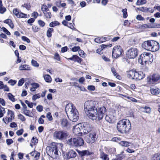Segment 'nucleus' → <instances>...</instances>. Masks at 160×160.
Here are the masks:
<instances>
[{"instance_id": "f03ea898", "label": "nucleus", "mask_w": 160, "mask_h": 160, "mask_svg": "<svg viewBox=\"0 0 160 160\" xmlns=\"http://www.w3.org/2000/svg\"><path fill=\"white\" fill-rule=\"evenodd\" d=\"M65 111L69 120L72 122H76L79 119V113L75 107L72 103L67 104L65 107Z\"/></svg>"}, {"instance_id": "a878e982", "label": "nucleus", "mask_w": 160, "mask_h": 160, "mask_svg": "<svg viewBox=\"0 0 160 160\" xmlns=\"http://www.w3.org/2000/svg\"><path fill=\"white\" fill-rule=\"evenodd\" d=\"M44 78L45 81L47 82L50 83L52 81V78L51 76L48 74H47L44 76Z\"/></svg>"}, {"instance_id": "bb28decb", "label": "nucleus", "mask_w": 160, "mask_h": 160, "mask_svg": "<svg viewBox=\"0 0 160 160\" xmlns=\"http://www.w3.org/2000/svg\"><path fill=\"white\" fill-rule=\"evenodd\" d=\"M53 31V29L52 28H48L47 32V36L48 38H50L52 36V33Z\"/></svg>"}, {"instance_id": "49530a36", "label": "nucleus", "mask_w": 160, "mask_h": 160, "mask_svg": "<svg viewBox=\"0 0 160 160\" xmlns=\"http://www.w3.org/2000/svg\"><path fill=\"white\" fill-rule=\"evenodd\" d=\"M6 8L2 6L0 7V13L1 14L4 13L6 11Z\"/></svg>"}, {"instance_id": "864d4df0", "label": "nucleus", "mask_w": 160, "mask_h": 160, "mask_svg": "<svg viewBox=\"0 0 160 160\" xmlns=\"http://www.w3.org/2000/svg\"><path fill=\"white\" fill-rule=\"evenodd\" d=\"M2 29L3 32L6 33V34L8 35H10L11 34L10 32L5 27H3L2 28Z\"/></svg>"}, {"instance_id": "c85d7f7f", "label": "nucleus", "mask_w": 160, "mask_h": 160, "mask_svg": "<svg viewBox=\"0 0 160 160\" xmlns=\"http://www.w3.org/2000/svg\"><path fill=\"white\" fill-rule=\"evenodd\" d=\"M68 124V122L67 120L65 119H62L61 122V125L62 127H66Z\"/></svg>"}, {"instance_id": "6e6d98bb", "label": "nucleus", "mask_w": 160, "mask_h": 160, "mask_svg": "<svg viewBox=\"0 0 160 160\" xmlns=\"http://www.w3.org/2000/svg\"><path fill=\"white\" fill-rule=\"evenodd\" d=\"M22 40L24 41L27 42L28 43H29L30 42V40L27 37L25 36H22Z\"/></svg>"}, {"instance_id": "2f4dec72", "label": "nucleus", "mask_w": 160, "mask_h": 160, "mask_svg": "<svg viewBox=\"0 0 160 160\" xmlns=\"http://www.w3.org/2000/svg\"><path fill=\"white\" fill-rule=\"evenodd\" d=\"M59 23L57 21L52 22L49 24V26L51 27H54L55 26L59 25Z\"/></svg>"}, {"instance_id": "a19ab883", "label": "nucleus", "mask_w": 160, "mask_h": 160, "mask_svg": "<svg viewBox=\"0 0 160 160\" xmlns=\"http://www.w3.org/2000/svg\"><path fill=\"white\" fill-rule=\"evenodd\" d=\"M25 103L28 105V107L30 108H32L33 107V103L32 102H30L29 101L26 100L25 101Z\"/></svg>"}, {"instance_id": "774afa93", "label": "nucleus", "mask_w": 160, "mask_h": 160, "mask_svg": "<svg viewBox=\"0 0 160 160\" xmlns=\"http://www.w3.org/2000/svg\"><path fill=\"white\" fill-rule=\"evenodd\" d=\"M136 19L138 20H144L141 15H138L136 17Z\"/></svg>"}, {"instance_id": "ddd939ff", "label": "nucleus", "mask_w": 160, "mask_h": 160, "mask_svg": "<svg viewBox=\"0 0 160 160\" xmlns=\"http://www.w3.org/2000/svg\"><path fill=\"white\" fill-rule=\"evenodd\" d=\"M107 109L104 107H102L99 108L98 113H97V117L99 120L102 119L103 117L106 115Z\"/></svg>"}, {"instance_id": "c03bdc74", "label": "nucleus", "mask_w": 160, "mask_h": 160, "mask_svg": "<svg viewBox=\"0 0 160 160\" xmlns=\"http://www.w3.org/2000/svg\"><path fill=\"white\" fill-rule=\"evenodd\" d=\"M18 18H27V15L22 12H20L19 14L18 15Z\"/></svg>"}, {"instance_id": "6ab92c4d", "label": "nucleus", "mask_w": 160, "mask_h": 160, "mask_svg": "<svg viewBox=\"0 0 160 160\" xmlns=\"http://www.w3.org/2000/svg\"><path fill=\"white\" fill-rule=\"evenodd\" d=\"M100 158L102 160H109L108 155L105 153L103 152V150L101 148L99 150Z\"/></svg>"}, {"instance_id": "9b49d317", "label": "nucleus", "mask_w": 160, "mask_h": 160, "mask_svg": "<svg viewBox=\"0 0 160 160\" xmlns=\"http://www.w3.org/2000/svg\"><path fill=\"white\" fill-rule=\"evenodd\" d=\"M160 77L159 75L154 74L150 76L147 78V82L149 84H153L156 83L160 79Z\"/></svg>"}, {"instance_id": "69168bd1", "label": "nucleus", "mask_w": 160, "mask_h": 160, "mask_svg": "<svg viewBox=\"0 0 160 160\" xmlns=\"http://www.w3.org/2000/svg\"><path fill=\"white\" fill-rule=\"evenodd\" d=\"M35 20V19L34 18H31L28 20V23L30 25H32V24H31L34 22Z\"/></svg>"}, {"instance_id": "603ef678", "label": "nucleus", "mask_w": 160, "mask_h": 160, "mask_svg": "<svg viewBox=\"0 0 160 160\" xmlns=\"http://www.w3.org/2000/svg\"><path fill=\"white\" fill-rule=\"evenodd\" d=\"M38 23L42 27H43L45 25V23L41 20H39L38 21Z\"/></svg>"}, {"instance_id": "5fc2aeb1", "label": "nucleus", "mask_w": 160, "mask_h": 160, "mask_svg": "<svg viewBox=\"0 0 160 160\" xmlns=\"http://www.w3.org/2000/svg\"><path fill=\"white\" fill-rule=\"evenodd\" d=\"M37 110L39 112H41L43 110V107L41 105H38L36 107Z\"/></svg>"}, {"instance_id": "2eb2a0df", "label": "nucleus", "mask_w": 160, "mask_h": 160, "mask_svg": "<svg viewBox=\"0 0 160 160\" xmlns=\"http://www.w3.org/2000/svg\"><path fill=\"white\" fill-rule=\"evenodd\" d=\"M80 126L79 124L75 126L73 128V132L76 135L81 136L82 133L81 132Z\"/></svg>"}, {"instance_id": "4be33fe9", "label": "nucleus", "mask_w": 160, "mask_h": 160, "mask_svg": "<svg viewBox=\"0 0 160 160\" xmlns=\"http://www.w3.org/2000/svg\"><path fill=\"white\" fill-rule=\"evenodd\" d=\"M105 119L107 121L110 123H112L114 121V117L111 115H106Z\"/></svg>"}, {"instance_id": "6e6552de", "label": "nucleus", "mask_w": 160, "mask_h": 160, "mask_svg": "<svg viewBox=\"0 0 160 160\" xmlns=\"http://www.w3.org/2000/svg\"><path fill=\"white\" fill-rule=\"evenodd\" d=\"M47 154L54 159H57L59 158L57 148L56 147H50L47 152Z\"/></svg>"}, {"instance_id": "39448f33", "label": "nucleus", "mask_w": 160, "mask_h": 160, "mask_svg": "<svg viewBox=\"0 0 160 160\" xmlns=\"http://www.w3.org/2000/svg\"><path fill=\"white\" fill-rule=\"evenodd\" d=\"M153 60V55L152 54L149 52H144L140 55L138 59V62L140 63L143 64V62H152Z\"/></svg>"}, {"instance_id": "412c9836", "label": "nucleus", "mask_w": 160, "mask_h": 160, "mask_svg": "<svg viewBox=\"0 0 160 160\" xmlns=\"http://www.w3.org/2000/svg\"><path fill=\"white\" fill-rule=\"evenodd\" d=\"M136 71L134 70L129 71L127 74V77L129 78L134 79Z\"/></svg>"}, {"instance_id": "f257e3e1", "label": "nucleus", "mask_w": 160, "mask_h": 160, "mask_svg": "<svg viewBox=\"0 0 160 160\" xmlns=\"http://www.w3.org/2000/svg\"><path fill=\"white\" fill-rule=\"evenodd\" d=\"M84 110L90 118L94 120L97 117L98 103L93 100L86 101L84 105Z\"/></svg>"}, {"instance_id": "7ed1b4c3", "label": "nucleus", "mask_w": 160, "mask_h": 160, "mask_svg": "<svg viewBox=\"0 0 160 160\" xmlns=\"http://www.w3.org/2000/svg\"><path fill=\"white\" fill-rule=\"evenodd\" d=\"M118 131L123 134L128 133L131 128L130 121L126 119L119 121L117 124Z\"/></svg>"}, {"instance_id": "37998d69", "label": "nucleus", "mask_w": 160, "mask_h": 160, "mask_svg": "<svg viewBox=\"0 0 160 160\" xmlns=\"http://www.w3.org/2000/svg\"><path fill=\"white\" fill-rule=\"evenodd\" d=\"M41 96L39 94H37L35 95H34L32 96V99L35 101L36 100V99L38 98H40Z\"/></svg>"}, {"instance_id": "a211bd4d", "label": "nucleus", "mask_w": 160, "mask_h": 160, "mask_svg": "<svg viewBox=\"0 0 160 160\" xmlns=\"http://www.w3.org/2000/svg\"><path fill=\"white\" fill-rule=\"evenodd\" d=\"M145 74L142 72H138L136 71L134 79L136 80H140L145 77Z\"/></svg>"}, {"instance_id": "338daca9", "label": "nucleus", "mask_w": 160, "mask_h": 160, "mask_svg": "<svg viewBox=\"0 0 160 160\" xmlns=\"http://www.w3.org/2000/svg\"><path fill=\"white\" fill-rule=\"evenodd\" d=\"M127 152L129 153H132L134 152L135 151L133 149H130L129 148H128L126 150Z\"/></svg>"}, {"instance_id": "58836bf2", "label": "nucleus", "mask_w": 160, "mask_h": 160, "mask_svg": "<svg viewBox=\"0 0 160 160\" xmlns=\"http://www.w3.org/2000/svg\"><path fill=\"white\" fill-rule=\"evenodd\" d=\"M122 12L123 13V18H126L128 16L127 9L126 8L122 9Z\"/></svg>"}, {"instance_id": "7c9ffc66", "label": "nucleus", "mask_w": 160, "mask_h": 160, "mask_svg": "<svg viewBox=\"0 0 160 160\" xmlns=\"http://www.w3.org/2000/svg\"><path fill=\"white\" fill-rule=\"evenodd\" d=\"M124 153V151L122 152L121 153L118 155L117 156V157L116 160H121L122 159L125 157V155H124L123 154Z\"/></svg>"}, {"instance_id": "a18cd8bd", "label": "nucleus", "mask_w": 160, "mask_h": 160, "mask_svg": "<svg viewBox=\"0 0 160 160\" xmlns=\"http://www.w3.org/2000/svg\"><path fill=\"white\" fill-rule=\"evenodd\" d=\"M18 118L22 122L25 121L26 120V119L21 114H19L18 115Z\"/></svg>"}, {"instance_id": "f704fd0d", "label": "nucleus", "mask_w": 160, "mask_h": 160, "mask_svg": "<svg viewBox=\"0 0 160 160\" xmlns=\"http://www.w3.org/2000/svg\"><path fill=\"white\" fill-rule=\"evenodd\" d=\"M43 13L47 18L49 19L51 18L52 14L50 12L46 11L45 13Z\"/></svg>"}, {"instance_id": "b1692460", "label": "nucleus", "mask_w": 160, "mask_h": 160, "mask_svg": "<svg viewBox=\"0 0 160 160\" xmlns=\"http://www.w3.org/2000/svg\"><path fill=\"white\" fill-rule=\"evenodd\" d=\"M19 69L20 70H30V67L27 64H23L21 65L19 67Z\"/></svg>"}, {"instance_id": "4c0bfd02", "label": "nucleus", "mask_w": 160, "mask_h": 160, "mask_svg": "<svg viewBox=\"0 0 160 160\" xmlns=\"http://www.w3.org/2000/svg\"><path fill=\"white\" fill-rule=\"evenodd\" d=\"M8 114L10 115V118L12 119L14 118V114L13 112L11 110H8Z\"/></svg>"}, {"instance_id": "1a4fd4ad", "label": "nucleus", "mask_w": 160, "mask_h": 160, "mask_svg": "<svg viewBox=\"0 0 160 160\" xmlns=\"http://www.w3.org/2000/svg\"><path fill=\"white\" fill-rule=\"evenodd\" d=\"M122 49L120 46L114 47L112 51V56L115 58H117L121 55L122 52Z\"/></svg>"}, {"instance_id": "cd10ccee", "label": "nucleus", "mask_w": 160, "mask_h": 160, "mask_svg": "<svg viewBox=\"0 0 160 160\" xmlns=\"http://www.w3.org/2000/svg\"><path fill=\"white\" fill-rule=\"evenodd\" d=\"M151 160H160V154L157 153L153 155L151 158Z\"/></svg>"}, {"instance_id": "20e7f679", "label": "nucleus", "mask_w": 160, "mask_h": 160, "mask_svg": "<svg viewBox=\"0 0 160 160\" xmlns=\"http://www.w3.org/2000/svg\"><path fill=\"white\" fill-rule=\"evenodd\" d=\"M142 47L144 49L154 52L159 50V43L155 41L150 40L144 42L142 44Z\"/></svg>"}, {"instance_id": "c756f323", "label": "nucleus", "mask_w": 160, "mask_h": 160, "mask_svg": "<svg viewBox=\"0 0 160 160\" xmlns=\"http://www.w3.org/2000/svg\"><path fill=\"white\" fill-rule=\"evenodd\" d=\"M146 2V0H138L136 3V4L137 5L139 6L145 4Z\"/></svg>"}, {"instance_id": "72a5a7b5", "label": "nucleus", "mask_w": 160, "mask_h": 160, "mask_svg": "<svg viewBox=\"0 0 160 160\" xmlns=\"http://www.w3.org/2000/svg\"><path fill=\"white\" fill-rule=\"evenodd\" d=\"M41 10L43 12V13H45L46 11H48L49 9H48L47 6L46 5L43 4Z\"/></svg>"}, {"instance_id": "09e8293b", "label": "nucleus", "mask_w": 160, "mask_h": 160, "mask_svg": "<svg viewBox=\"0 0 160 160\" xmlns=\"http://www.w3.org/2000/svg\"><path fill=\"white\" fill-rule=\"evenodd\" d=\"M144 112L150 113L151 112V108L149 107L145 106L144 108Z\"/></svg>"}, {"instance_id": "680f3d73", "label": "nucleus", "mask_w": 160, "mask_h": 160, "mask_svg": "<svg viewBox=\"0 0 160 160\" xmlns=\"http://www.w3.org/2000/svg\"><path fill=\"white\" fill-rule=\"evenodd\" d=\"M80 49V48L79 46H75L72 48V50L73 52H77Z\"/></svg>"}, {"instance_id": "8fccbe9b", "label": "nucleus", "mask_w": 160, "mask_h": 160, "mask_svg": "<svg viewBox=\"0 0 160 160\" xmlns=\"http://www.w3.org/2000/svg\"><path fill=\"white\" fill-rule=\"evenodd\" d=\"M16 82L17 81L16 80H13L12 79H10L8 82V83H10L12 86L14 85Z\"/></svg>"}, {"instance_id": "3c124183", "label": "nucleus", "mask_w": 160, "mask_h": 160, "mask_svg": "<svg viewBox=\"0 0 160 160\" xmlns=\"http://www.w3.org/2000/svg\"><path fill=\"white\" fill-rule=\"evenodd\" d=\"M13 13L17 17L19 14L20 12L17 9L15 8L13 10Z\"/></svg>"}, {"instance_id": "9d476101", "label": "nucleus", "mask_w": 160, "mask_h": 160, "mask_svg": "<svg viewBox=\"0 0 160 160\" xmlns=\"http://www.w3.org/2000/svg\"><path fill=\"white\" fill-rule=\"evenodd\" d=\"M96 134L94 132L89 133L86 137V142L88 143L94 142L96 139Z\"/></svg>"}, {"instance_id": "13d9d810", "label": "nucleus", "mask_w": 160, "mask_h": 160, "mask_svg": "<svg viewBox=\"0 0 160 160\" xmlns=\"http://www.w3.org/2000/svg\"><path fill=\"white\" fill-rule=\"evenodd\" d=\"M46 117L49 121H51L52 119V118L50 112H49L47 113Z\"/></svg>"}, {"instance_id": "aec40b11", "label": "nucleus", "mask_w": 160, "mask_h": 160, "mask_svg": "<svg viewBox=\"0 0 160 160\" xmlns=\"http://www.w3.org/2000/svg\"><path fill=\"white\" fill-rule=\"evenodd\" d=\"M69 60H71L74 62H77L78 63H80L82 60V59L78 56L76 55H73L72 57L68 58Z\"/></svg>"}, {"instance_id": "dca6fc26", "label": "nucleus", "mask_w": 160, "mask_h": 160, "mask_svg": "<svg viewBox=\"0 0 160 160\" xmlns=\"http://www.w3.org/2000/svg\"><path fill=\"white\" fill-rule=\"evenodd\" d=\"M119 144L122 147H128L131 146L132 148H135V144L130 142L126 141H121L120 142Z\"/></svg>"}, {"instance_id": "e2e57ef3", "label": "nucleus", "mask_w": 160, "mask_h": 160, "mask_svg": "<svg viewBox=\"0 0 160 160\" xmlns=\"http://www.w3.org/2000/svg\"><path fill=\"white\" fill-rule=\"evenodd\" d=\"M23 132V130L22 129L20 130H18L16 132V134L18 136H20L22 134Z\"/></svg>"}, {"instance_id": "0eeeda50", "label": "nucleus", "mask_w": 160, "mask_h": 160, "mask_svg": "<svg viewBox=\"0 0 160 160\" xmlns=\"http://www.w3.org/2000/svg\"><path fill=\"white\" fill-rule=\"evenodd\" d=\"M67 136V132L65 131H56L53 133V138L59 140H62Z\"/></svg>"}, {"instance_id": "423d86ee", "label": "nucleus", "mask_w": 160, "mask_h": 160, "mask_svg": "<svg viewBox=\"0 0 160 160\" xmlns=\"http://www.w3.org/2000/svg\"><path fill=\"white\" fill-rule=\"evenodd\" d=\"M68 142L70 145L78 147L82 146L84 144V142L82 138L78 137L69 139Z\"/></svg>"}, {"instance_id": "473e14b6", "label": "nucleus", "mask_w": 160, "mask_h": 160, "mask_svg": "<svg viewBox=\"0 0 160 160\" xmlns=\"http://www.w3.org/2000/svg\"><path fill=\"white\" fill-rule=\"evenodd\" d=\"M8 98L12 102H14L15 101L14 96H13L11 93H9L8 95Z\"/></svg>"}, {"instance_id": "5701e85b", "label": "nucleus", "mask_w": 160, "mask_h": 160, "mask_svg": "<svg viewBox=\"0 0 160 160\" xmlns=\"http://www.w3.org/2000/svg\"><path fill=\"white\" fill-rule=\"evenodd\" d=\"M150 91L152 94L156 95L159 94L160 92V90L158 88H151Z\"/></svg>"}, {"instance_id": "bf43d9fd", "label": "nucleus", "mask_w": 160, "mask_h": 160, "mask_svg": "<svg viewBox=\"0 0 160 160\" xmlns=\"http://www.w3.org/2000/svg\"><path fill=\"white\" fill-rule=\"evenodd\" d=\"M78 52L80 56L82 57H84L85 56V54L84 52L82 50H79L78 51Z\"/></svg>"}, {"instance_id": "de8ad7c7", "label": "nucleus", "mask_w": 160, "mask_h": 160, "mask_svg": "<svg viewBox=\"0 0 160 160\" xmlns=\"http://www.w3.org/2000/svg\"><path fill=\"white\" fill-rule=\"evenodd\" d=\"M6 142L8 145H10L13 142V140L11 139H8L6 140Z\"/></svg>"}, {"instance_id": "0e129e2a", "label": "nucleus", "mask_w": 160, "mask_h": 160, "mask_svg": "<svg viewBox=\"0 0 160 160\" xmlns=\"http://www.w3.org/2000/svg\"><path fill=\"white\" fill-rule=\"evenodd\" d=\"M88 89L90 91H94L95 90V87L92 85L88 86Z\"/></svg>"}, {"instance_id": "f8f14e48", "label": "nucleus", "mask_w": 160, "mask_h": 160, "mask_svg": "<svg viewBox=\"0 0 160 160\" xmlns=\"http://www.w3.org/2000/svg\"><path fill=\"white\" fill-rule=\"evenodd\" d=\"M126 54L129 58H134L138 55L137 49L134 48H132L127 52Z\"/></svg>"}, {"instance_id": "ea45409f", "label": "nucleus", "mask_w": 160, "mask_h": 160, "mask_svg": "<svg viewBox=\"0 0 160 160\" xmlns=\"http://www.w3.org/2000/svg\"><path fill=\"white\" fill-rule=\"evenodd\" d=\"M23 113L26 116L31 117V116L30 115V111L29 110H28L27 109H25L24 110H23L22 111Z\"/></svg>"}, {"instance_id": "f3484780", "label": "nucleus", "mask_w": 160, "mask_h": 160, "mask_svg": "<svg viewBox=\"0 0 160 160\" xmlns=\"http://www.w3.org/2000/svg\"><path fill=\"white\" fill-rule=\"evenodd\" d=\"M77 156V153L75 151L73 150H70L68 152H67L66 155V158L69 159L71 158H75Z\"/></svg>"}, {"instance_id": "4468645a", "label": "nucleus", "mask_w": 160, "mask_h": 160, "mask_svg": "<svg viewBox=\"0 0 160 160\" xmlns=\"http://www.w3.org/2000/svg\"><path fill=\"white\" fill-rule=\"evenodd\" d=\"M81 128L83 129V131L84 133H87L90 132L92 130L91 125L86 122H84L83 123L82 127Z\"/></svg>"}, {"instance_id": "4d7b16f0", "label": "nucleus", "mask_w": 160, "mask_h": 160, "mask_svg": "<svg viewBox=\"0 0 160 160\" xmlns=\"http://www.w3.org/2000/svg\"><path fill=\"white\" fill-rule=\"evenodd\" d=\"M24 82V80L23 78H22L20 79L18 83V86H21L22 85Z\"/></svg>"}, {"instance_id": "79ce46f5", "label": "nucleus", "mask_w": 160, "mask_h": 160, "mask_svg": "<svg viewBox=\"0 0 160 160\" xmlns=\"http://www.w3.org/2000/svg\"><path fill=\"white\" fill-rule=\"evenodd\" d=\"M31 142L34 145H36L38 142V140L37 138H35L34 137H33L31 140Z\"/></svg>"}, {"instance_id": "c9c22d12", "label": "nucleus", "mask_w": 160, "mask_h": 160, "mask_svg": "<svg viewBox=\"0 0 160 160\" xmlns=\"http://www.w3.org/2000/svg\"><path fill=\"white\" fill-rule=\"evenodd\" d=\"M77 151L81 157H82L86 155L87 152V151L86 150H84L82 151L78 150Z\"/></svg>"}, {"instance_id": "393cba45", "label": "nucleus", "mask_w": 160, "mask_h": 160, "mask_svg": "<svg viewBox=\"0 0 160 160\" xmlns=\"http://www.w3.org/2000/svg\"><path fill=\"white\" fill-rule=\"evenodd\" d=\"M3 22L4 23L8 24L11 28H13L14 25L11 19H7L5 20Z\"/></svg>"}, {"instance_id": "052dcab7", "label": "nucleus", "mask_w": 160, "mask_h": 160, "mask_svg": "<svg viewBox=\"0 0 160 160\" xmlns=\"http://www.w3.org/2000/svg\"><path fill=\"white\" fill-rule=\"evenodd\" d=\"M32 29L34 32H38L39 30V28L37 26H33L32 27Z\"/></svg>"}, {"instance_id": "e433bc0d", "label": "nucleus", "mask_w": 160, "mask_h": 160, "mask_svg": "<svg viewBox=\"0 0 160 160\" xmlns=\"http://www.w3.org/2000/svg\"><path fill=\"white\" fill-rule=\"evenodd\" d=\"M31 63L32 65L36 67H38L39 66V64L37 62L34 60L33 59H32L31 61Z\"/></svg>"}]
</instances>
